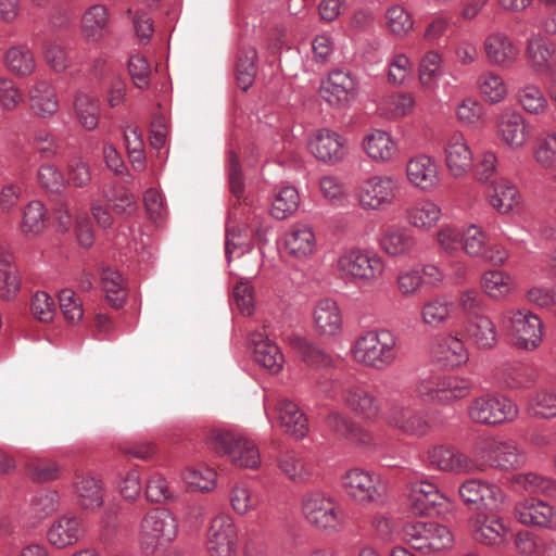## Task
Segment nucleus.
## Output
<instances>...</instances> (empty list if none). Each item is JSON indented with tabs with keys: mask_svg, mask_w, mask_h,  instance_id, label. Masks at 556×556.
<instances>
[{
	"mask_svg": "<svg viewBox=\"0 0 556 556\" xmlns=\"http://www.w3.org/2000/svg\"><path fill=\"white\" fill-rule=\"evenodd\" d=\"M353 359L365 367L383 369L397 358V337L387 328L362 332L351 348Z\"/></svg>",
	"mask_w": 556,
	"mask_h": 556,
	"instance_id": "1",
	"label": "nucleus"
},
{
	"mask_svg": "<svg viewBox=\"0 0 556 556\" xmlns=\"http://www.w3.org/2000/svg\"><path fill=\"white\" fill-rule=\"evenodd\" d=\"M333 267L343 279L371 285L384 274V261L374 250L352 247L343 250Z\"/></svg>",
	"mask_w": 556,
	"mask_h": 556,
	"instance_id": "2",
	"label": "nucleus"
},
{
	"mask_svg": "<svg viewBox=\"0 0 556 556\" xmlns=\"http://www.w3.org/2000/svg\"><path fill=\"white\" fill-rule=\"evenodd\" d=\"M302 513L306 521L326 533H336L345 525V511L332 495L314 490L302 497Z\"/></svg>",
	"mask_w": 556,
	"mask_h": 556,
	"instance_id": "3",
	"label": "nucleus"
},
{
	"mask_svg": "<svg viewBox=\"0 0 556 556\" xmlns=\"http://www.w3.org/2000/svg\"><path fill=\"white\" fill-rule=\"evenodd\" d=\"M472 454L476 463L483 470L491 467L503 471L521 468L527 457L525 452L511 440H502L497 437L480 438L475 442Z\"/></svg>",
	"mask_w": 556,
	"mask_h": 556,
	"instance_id": "4",
	"label": "nucleus"
},
{
	"mask_svg": "<svg viewBox=\"0 0 556 556\" xmlns=\"http://www.w3.org/2000/svg\"><path fill=\"white\" fill-rule=\"evenodd\" d=\"M178 533V521L174 514L164 507L147 511L138 527V545L144 556H152L162 543L172 542Z\"/></svg>",
	"mask_w": 556,
	"mask_h": 556,
	"instance_id": "5",
	"label": "nucleus"
},
{
	"mask_svg": "<svg viewBox=\"0 0 556 556\" xmlns=\"http://www.w3.org/2000/svg\"><path fill=\"white\" fill-rule=\"evenodd\" d=\"M207 443L215 453L227 456L237 467L255 469L261 465L257 445L243 435L215 429L211 431Z\"/></svg>",
	"mask_w": 556,
	"mask_h": 556,
	"instance_id": "6",
	"label": "nucleus"
},
{
	"mask_svg": "<svg viewBox=\"0 0 556 556\" xmlns=\"http://www.w3.org/2000/svg\"><path fill=\"white\" fill-rule=\"evenodd\" d=\"M501 325L513 336L518 349L535 350L543 339V323L528 309H507L500 317Z\"/></svg>",
	"mask_w": 556,
	"mask_h": 556,
	"instance_id": "7",
	"label": "nucleus"
},
{
	"mask_svg": "<svg viewBox=\"0 0 556 556\" xmlns=\"http://www.w3.org/2000/svg\"><path fill=\"white\" fill-rule=\"evenodd\" d=\"M518 414L517 405L504 395L483 394L471 400L467 406L468 418L486 426L511 422Z\"/></svg>",
	"mask_w": 556,
	"mask_h": 556,
	"instance_id": "8",
	"label": "nucleus"
},
{
	"mask_svg": "<svg viewBox=\"0 0 556 556\" xmlns=\"http://www.w3.org/2000/svg\"><path fill=\"white\" fill-rule=\"evenodd\" d=\"M404 540L409 546L429 555L450 547L453 535L447 527L434 521H413L403 528Z\"/></svg>",
	"mask_w": 556,
	"mask_h": 556,
	"instance_id": "9",
	"label": "nucleus"
},
{
	"mask_svg": "<svg viewBox=\"0 0 556 556\" xmlns=\"http://www.w3.org/2000/svg\"><path fill=\"white\" fill-rule=\"evenodd\" d=\"M382 418L390 427L416 438L426 437L435 427L434 418L428 417L426 412L396 400L388 404Z\"/></svg>",
	"mask_w": 556,
	"mask_h": 556,
	"instance_id": "10",
	"label": "nucleus"
},
{
	"mask_svg": "<svg viewBox=\"0 0 556 556\" xmlns=\"http://www.w3.org/2000/svg\"><path fill=\"white\" fill-rule=\"evenodd\" d=\"M464 504L471 510L500 511L505 503L506 494L496 484L482 479H468L458 488Z\"/></svg>",
	"mask_w": 556,
	"mask_h": 556,
	"instance_id": "11",
	"label": "nucleus"
},
{
	"mask_svg": "<svg viewBox=\"0 0 556 556\" xmlns=\"http://www.w3.org/2000/svg\"><path fill=\"white\" fill-rule=\"evenodd\" d=\"M339 399L344 407L364 420L375 421L382 416L380 400L365 383L355 381L342 383Z\"/></svg>",
	"mask_w": 556,
	"mask_h": 556,
	"instance_id": "12",
	"label": "nucleus"
},
{
	"mask_svg": "<svg viewBox=\"0 0 556 556\" xmlns=\"http://www.w3.org/2000/svg\"><path fill=\"white\" fill-rule=\"evenodd\" d=\"M399 192V182L393 176L376 175L362 182L358 202L365 210H383L393 204Z\"/></svg>",
	"mask_w": 556,
	"mask_h": 556,
	"instance_id": "13",
	"label": "nucleus"
},
{
	"mask_svg": "<svg viewBox=\"0 0 556 556\" xmlns=\"http://www.w3.org/2000/svg\"><path fill=\"white\" fill-rule=\"evenodd\" d=\"M340 484L344 493L359 505H368L381 497L379 477L359 468L344 472Z\"/></svg>",
	"mask_w": 556,
	"mask_h": 556,
	"instance_id": "14",
	"label": "nucleus"
},
{
	"mask_svg": "<svg viewBox=\"0 0 556 556\" xmlns=\"http://www.w3.org/2000/svg\"><path fill=\"white\" fill-rule=\"evenodd\" d=\"M319 94L331 106H345L356 98V80L349 72L332 71L321 80Z\"/></svg>",
	"mask_w": 556,
	"mask_h": 556,
	"instance_id": "15",
	"label": "nucleus"
},
{
	"mask_svg": "<svg viewBox=\"0 0 556 556\" xmlns=\"http://www.w3.org/2000/svg\"><path fill=\"white\" fill-rule=\"evenodd\" d=\"M238 542V530L229 515L216 516L208 529L207 549L211 556H233Z\"/></svg>",
	"mask_w": 556,
	"mask_h": 556,
	"instance_id": "16",
	"label": "nucleus"
},
{
	"mask_svg": "<svg viewBox=\"0 0 556 556\" xmlns=\"http://www.w3.org/2000/svg\"><path fill=\"white\" fill-rule=\"evenodd\" d=\"M445 500L438 486L430 481L420 480L410 484L409 509L414 515H438Z\"/></svg>",
	"mask_w": 556,
	"mask_h": 556,
	"instance_id": "17",
	"label": "nucleus"
},
{
	"mask_svg": "<svg viewBox=\"0 0 556 556\" xmlns=\"http://www.w3.org/2000/svg\"><path fill=\"white\" fill-rule=\"evenodd\" d=\"M430 353L435 364L450 370L459 368L469 361V352L464 341L452 334L440 337Z\"/></svg>",
	"mask_w": 556,
	"mask_h": 556,
	"instance_id": "18",
	"label": "nucleus"
},
{
	"mask_svg": "<svg viewBox=\"0 0 556 556\" xmlns=\"http://www.w3.org/2000/svg\"><path fill=\"white\" fill-rule=\"evenodd\" d=\"M428 460L432 468L446 472L473 473L481 469L468 455L444 445L429 450Z\"/></svg>",
	"mask_w": 556,
	"mask_h": 556,
	"instance_id": "19",
	"label": "nucleus"
},
{
	"mask_svg": "<svg viewBox=\"0 0 556 556\" xmlns=\"http://www.w3.org/2000/svg\"><path fill=\"white\" fill-rule=\"evenodd\" d=\"M472 538L476 542L493 547H503L508 543L509 527L496 515L478 516L471 522Z\"/></svg>",
	"mask_w": 556,
	"mask_h": 556,
	"instance_id": "20",
	"label": "nucleus"
},
{
	"mask_svg": "<svg viewBox=\"0 0 556 556\" xmlns=\"http://www.w3.org/2000/svg\"><path fill=\"white\" fill-rule=\"evenodd\" d=\"M75 503L83 510L94 511L104 503L102 480L91 473H76L72 483Z\"/></svg>",
	"mask_w": 556,
	"mask_h": 556,
	"instance_id": "21",
	"label": "nucleus"
},
{
	"mask_svg": "<svg viewBox=\"0 0 556 556\" xmlns=\"http://www.w3.org/2000/svg\"><path fill=\"white\" fill-rule=\"evenodd\" d=\"M325 425L328 431L339 440H345L351 444L364 446L371 443L370 433L342 412H329L325 419Z\"/></svg>",
	"mask_w": 556,
	"mask_h": 556,
	"instance_id": "22",
	"label": "nucleus"
},
{
	"mask_svg": "<svg viewBox=\"0 0 556 556\" xmlns=\"http://www.w3.org/2000/svg\"><path fill=\"white\" fill-rule=\"evenodd\" d=\"M308 149L317 160L329 164L341 161L346 154L345 140L327 128L317 130Z\"/></svg>",
	"mask_w": 556,
	"mask_h": 556,
	"instance_id": "23",
	"label": "nucleus"
},
{
	"mask_svg": "<svg viewBox=\"0 0 556 556\" xmlns=\"http://www.w3.org/2000/svg\"><path fill=\"white\" fill-rule=\"evenodd\" d=\"M483 50L489 64L502 68L510 67L519 56V49L504 33H492L484 39Z\"/></svg>",
	"mask_w": 556,
	"mask_h": 556,
	"instance_id": "24",
	"label": "nucleus"
},
{
	"mask_svg": "<svg viewBox=\"0 0 556 556\" xmlns=\"http://www.w3.org/2000/svg\"><path fill=\"white\" fill-rule=\"evenodd\" d=\"M406 175L414 187L424 191H431L440 185L439 164L425 154L407 162Z\"/></svg>",
	"mask_w": 556,
	"mask_h": 556,
	"instance_id": "25",
	"label": "nucleus"
},
{
	"mask_svg": "<svg viewBox=\"0 0 556 556\" xmlns=\"http://www.w3.org/2000/svg\"><path fill=\"white\" fill-rule=\"evenodd\" d=\"M84 533L85 526L80 517L62 515L51 523L47 538L56 548H64L77 543Z\"/></svg>",
	"mask_w": 556,
	"mask_h": 556,
	"instance_id": "26",
	"label": "nucleus"
},
{
	"mask_svg": "<svg viewBox=\"0 0 556 556\" xmlns=\"http://www.w3.org/2000/svg\"><path fill=\"white\" fill-rule=\"evenodd\" d=\"M445 163L455 178L465 176L472 165V152L460 132L452 134L445 143Z\"/></svg>",
	"mask_w": 556,
	"mask_h": 556,
	"instance_id": "27",
	"label": "nucleus"
},
{
	"mask_svg": "<svg viewBox=\"0 0 556 556\" xmlns=\"http://www.w3.org/2000/svg\"><path fill=\"white\" fill-rule=\"evenodd\" d=\"M514 515L520 523L529 527L547 529L554 522V508L535 498H526L518 502L514 508Z\"/></svg>",
	"mask_w": 556,
	"mask_h": 556,
	"instance_id": "28",
	"label": "nucleus"
},
{
	"mask_svg": "<svg viewBox=\"0 0 556 556\" xmlns=\"http://www.w3.org/2000/svg\"><path fill=\"white\" fill-rule=\"evenodd\" d=\"M501 139L511 149L525 147L528 137V124L523 115L517 111H505L497 123Z\"/></svg>",
	"mask_w": 556,
	"mask_h": 556,
	"instance_id": "29",
	"label": "nucleus"
},
{
	"mask_svg": "<svg viewBox=\"0 0 556 556\" xmlns=\"http://www.w3.org/2000/svg\"><path fill=\"white\" fill-rule=\"evenodd\" d=\"M29 110L40 118L52 117L59 110V100L52 85L43 79L36 83L27 92Z\"/></svg>",
	"mask_w": 556,
	"mask_h": 556,
	"instance_id": "30",
	"label": "nucleus"
},
{
	"mask_svg": "<svg viewBox=\"0 0 556 556\" xmlns=\"http://www.w3.org/2000/svg\"><path fill=\"white\" fill-rule=\"evenodd\" d=\"M475 388V382L469 377L458 375H444L437 377V390L434 392L437 404H451L469 396Z\"/></svg>",
	"mask_w": 556,
	"mask_h": 556,
	"instance_id": "31",
	"label": "nucleus"
},
{
	"mask_svg": "<svg viewBox=\"0 0 556 556\" xmlns=\"http://www.w3.org/2000/svg\"><path fill=\"white\" fill-rule=\"evenodd\" d=\"M277 418L280 428L295 439H303L308 432V421L298 404L280 399L276 405Z\"/></svg>",
	"mask_w": 556,
	"mask_h": 556,
	"instance_id": "32",
	"label": "nucleus"
},
{
	"mask_svg": "<svg viewBox=\"0 0 556 556\" xmlns=\"http://www.w3.org/2000/svg\"><path fill=\"white\" fill-rule=\"evenodd\" d=\"M250 342L255 362L271 374L280 372L285 357L279 346L261 332L251 333Z\"/></svg>",
	"mask_w": 556,
	"mask_h": 556,
	"instance_id": "33",
	"label": "nucleus"
},
{
	"mask_svg": "<svg viewBox=\"0 0 556 556\" xmlns=\"http://www.w3.org/2000/svg\"><path fill=\"white\" fill-rule=\"evenodd\" d=\"M526 58L532 71L544 73L556 65V48L541 35H532L527 40Z\"/></svg>",
	"mask_w": 556,
	"mask_h": 556,
	"instance_id": "34",
	"label": "nucleus"
},
{
	"mask_svg": "<svg viewBox=\"0 0 556 556\" xmlns=\"http://www.w3.org/2000/svg\"><path fill=\"white\" fill-rule=\"evenodd\" d=\"M110 13L105 5L93 4L81 18V34L88 42H99L109 34Z\"/></svg>",
	"mask_w": 556,
	"mask_h": 556,
	"instance_id": "35",
	"label": "nucleus"
},
{
	"mask_svg": "<svg viewBox=\"0 0 556 556\" xmlns=\"http://www.w3.org/2000/svg\"><path fill=\"white\" fill-rule=\"evenodd\" d=\"M363 148L366 154L376 162H390L399 152L397 143L390 134L375 129L363 139Z\"/></svg>",
	"mask_w": 556,
	"mask_h": 556,
	"instance_id": "36",
	"label": "nucleus"
},
{
	"mask_svg": "<svg viewBox=\"0 0 556 556\" xmlns=\"http://www.w3.org/2000/svg\"><path fill=\"white\" fill-rule=\"evenodd\" d=\"M464 330L472 344L479 350H492L497 344V332L494 323L488 316L466 319Z\"/></svg>",
	"mask_w": 556,
	"mask_h": 556,
	"instance_id": "37",
	"label": "nucleus"
},
{
	"mask_svg": "<svg viewBox=\"0 0 556 556\" xmlns=\"http://www.w3.org/2000/svg\"><path fill=\"white\" fill-rule=\"evenodd\" d=\"M49 222L48 208L40 200L29 201L22 210L20 228L26 238H37L47 228Z\"/></svg>",
	"mask_w": 556,
	"mask_h": 556,
	"instance_id": "38",
	"label": "nucleus"
},
{
	"mask_svg": "<svg viewBox=\"0 0 556 556\" xmlns=\"http://www.w3.org/2000/svg\"><path fill=\"white\" fill-rule=\"evenodd\" d=\"M416 245V239L405 227H388L379 239V247L391 256L410 253Z\"/></svg>",
	"mask_w": 556,
	"mask_h": 556,
	"instance_id": "39",
	"label": "nucleus"
},
{
	"mask_svg": "<svg viewBox=\"0 0 556 556\" xmlns=\"http://www.w3.org/2000/svg\"><path fill=\"white\" fill-rule=\"evenodd\" d=\"M285 245L290 255L304 258L315 251V233L307 225H294L286 235Z\"/></svg>",
	"mask_w": 556,
	"mask_h": 556,
	"instance_id": "40",
	"label": "nucleus"
},
{
	"mask_svg": "<svg viewBox=\"0 0 556 556\" xmlns=\"http://www.w3.org/2000/svg\"><path fill=\"white\" fill-rule=\"evenodd\" d=\"M316 330L323 336H334L342 327V317L337 303L330 299L320 300L314 309Z\"/></svg>",
	"mask_w": 556,
	"mask_h": 556,
	"instance_id": "41",
	"label": "nucleus"
},
{
	"mask_svg": "<svg viewBox=\"0 0 556 556\" xmlns=\"http://www.w3.org/2000/svg\"><path fill=\"white\" fill-rule=\"evenodd\" d=\"M4 64L10 73L17 77L30 76L36 70V59L26 45L10 47L4 53Z\"/></svg>",
	"mask_w": 556,
	"mask_h": 556,
	"instance_id": "42",
	"label": "nucleus"
},
{
	"mask_svg": "<svg viewBox=\"0 0 556 556\" xmlns=\"http://www.w3.org/2000/svg\"><path fill=\"white\" fill-rule=\"evenodd\" d=\"M441 208L428 200L418 201L405 210L406 222L418 229L428 230L434 227L441 218Z\"/></svg>",
	"mask_w": 556,
	"mask_h": 556,
	"instance_id": "43",
	"label": "nucleus"
},
{
	"mask_svg": "<svg viewBox=\"0 0 556 556\" xmlns=\"http://www.w3.org/2000/svg\"><path fill=\"white\" fill-rule=\"evenodd\" d=\"M453 312V302L446 295H437L426 301L420 308L422 323L432 329L446 324Z\"/></svg>",
	"mask_w": 556,
	"mask_h": 556,
	"instance_id": "44",
	"label": "nucleus"
},
{
	"mask_svg": "<svg viewBox=\"0 0 556 556\" xmlns=\"http://www.w3.org/2000/svg\"><path fill=\"white\" fill-rule=\"evenodd\" d=\"M256 49L252 46H241L237 54L236 79L239 88L243 91L253 85L256 70Z\"/></svg>",
	"mask_w": 556,
	"mask_h": 556,
	"instance_id": "45",
	"label": "nucleus"
},
{
	"mask_svg": "<svg viewBox=\"0 0 556 556\" xmlns=\"http://www.w3.org/2000/svg\"><path fill=\"white\" fill-rule=\"evenodd\" d=\"M511 483L519 491L556 496V481L536 472L517 473L511 477Z\"/></svg>",
	"mask_w": 556,
	"mask_h": 556,
	"instance_id": "46",
	"label": "nucleus"
},
{
	"mask_svg": "<svg viewBox=\"0 0 556 556\" xmlns=\"http://www.w3.org/2000/svg\"><path fill=\"white\" fill-rule=\"evenodd\" d=\"M532 155L536 164L544 169L556 168V132L543 130L532 142Z\"/></svg>",
	"mask_w": 556,
	"mask_h": 556,
	"instance_id": "47",
	"label": "nucleus"
},
{
	"mask_svg": "<svg viewBox=\"0 0 556 556\" xmlns=\"http://www.w3.org/2000/svg\"><path fill=\"white\" fill-rule=\"evenodd\" d=\"M520 200L517 187L505 179L495 184L493 193L490 195V204L503 215L509 214L517 208Z\"/></svg>",
	"mask_w": 556,
	"mask_h": 556,
	"instance_id": "48",
	"label": "nucleus"
},
{
	"mask_svg": "<svg viewBox=\"0 0 556 556\" xmlns=\"http://www.w3.org/2000/svg\"><path fill=\"white\" fill-rule=\"evenodd\" d=\"M74 111L80 126L87 130H94L99 125L100 106L93 97L78 92L74 100Z\"/></svg>",
	"mask_w": 556,
	"mask_h": 556,
	"instance_id": "49",
	"label": "nucleus"
},
{
	"mask_svg": "<svg viewBox=\"0 0 556 556\" xmlns=\"http://www.w3.org/2000/svg\"><path fill=\"white\" fill-rule=\"evenodd\" d=\"M103 197L116 215L128 218L138 212V204L134 194L125 187L104 189Z\"/></svg>",
	"mask_w": 556,
	"mask_h": 556,
	"instance_id": "50",
	"label": "nucleus"
},
{
	"mask_svg": "<svg viewBox=\"0 0 556 556\" xmlns=\"http://www.w3.org/2000/svg\"><path fill=\"white\" fill-rule=\"evenodd\" d=\"M299 204L300 195L298 190L292 186H285L275 192L270 213L274 218L283 220L296 212Z\"/></svg>",
	"mask_w": 556,
	"mask_h": 556,
	"instance_id": "51",
	"label": "nucleus"
},
{
	"mask_svg": "<svg viewBox=\"0 0 556 556\" xmlns=\"http://www.w3.org/2000/svg\"><path fill=\"white\" fill-rule=\"evenodd\" d=\"M481 287L488 296L500 300L511 292L514 280L510 275L494 269L483 274Z\"/></svg>",
	"mask_w": 556,
	"mask_h": 556,
	"instance_id": "52",
	"label": "nucleus"
},
{
	"mask_svg": "<svg viewBox=\"0 0 556 556\" xmlns=\"http://www.w3.org/2000/svg\"><path fill=\"white\" fill-rule=\"evenodd\" d=\"M517 100L529 114L544 115L547 112L548 101L541 88L534 84L521 87L517 92Z\"/></svg>",
	"mask_w": 556,
	"mask_h": 556,
	"instance_id": "53",
	"label": "nucleus"
},
{
	"mask_svg": "<svg viewBox=\"0 0 556 556\" xmlns=\"http://www.w3.org/2000/svg\"><path fill=\"white\" fill-rule=\"evenodd\" d=\"M290 342L298 351L303 362H305L307 365L317 368H326L331 366V356L320 348L316 346L314 343L307 341L305 338L294 337Z\"/></svg>",
	"mask_w": 556,
	"mask_h": 556,
	"instance_id": "54",
	"label": "nucleus"
},
{
	"mask_svg": "<svg viewBox=\"0 0 556 556\" xmlns=\"http://www.w3.org/2000/svg\"><path fill=\"white\" fill-rule=\"evenodd\" d=\"M21 291L18 270L11 264L10 257L0 258V299L12 301Z\"/></svg>",
	"mask_w": 556,
	"mask_h": 556,
	"instance_id": "55",
	"label": "nucleus"
},
{
	"mask_svg": "<svg viewBox=\"0 0 556 556\" xmlns=\"http://www.w3.org/2000/svg\"><path fill=\"white\" fill-rule=\"evenodd\" d=\"M60 496L56 491H40L35 494L29 504L28 514L40 521L59 509Z\"/></svg>",
	"mask_w": 556,
	"mask_h": 556,
	"instance_id": "56",
	"label": "nucleus"
},
{
	"mask_svg": "<svg viewBox=\"0 0 556 556\" xmlns=\"http://www.w3.org/2000/svg\"><path fill=\"white\" fill-rule=\"evenodd\" d=\"M101 280L110 304L114 308H121L126 300L122 275L113 268H104L102 270Z\"/></svg>",
	"mask_w": 556,
	"mask_h": 556,
	"instance_id": "57",
	"label": "nucleus"
},
{
	"mask_svg": "<svg viewBox=\"0 0 556 556\" xmlns=\"http://www.w3.org/2000/svg\"><path fill=\"white\" fill-rule=\"evenodd\" d=\"M478 88L490 103H498L507 96V87L502 76L490 71L479 76Z\"/></svg>",
	"mask_w": 556,
	"mask_h": 556,
	"instance_id": "58",
	"label": "nucleus"
},
{
	"mask_svg": "<svg viewBox=\"0 0 556 556\" xmlns=\"http://www.w3.org/2000/svg\"><path fill=\"white\" fill-rule=\"evenodd\" d=\"M442 56L438 51H428L419 63V81L425 88H433L441 76Z\"/></svg>",
	"mask_w": 556,
	"mask_h": 556,
	"instance_id": "59",
	"label": "nucleus"
},
{
	"mask_svg": "<svg viewBox=\"0 0 556 556\" xmlns=\"http://www.w3.org/2000/svg\"><path fill=\"white\" fill-rule=\"evenodd\" d=\"M26 473L38 483H46L56 480L60 477L61 469L59 465L51 460L31 458L27 460Z\"/></svg>",
	"mask_w": 556,
	"mask_h": 556,
	"instance_id": "60",
	"label": "nucleus"
},
{
	"mask_svg": "<svg viewBox=\"0 0 556 556\" xmlns=\"http://www.w3.org/2000/svg\"><path fill=\"white\" fill-rule=\"evenodd\" d=\"M279 467L291 480L296 482L309 481L313 477L311 468L296 454L288 452L280 457Z\"/></svg>",
	"mask_w": 556,
	"mask_h": 556,
	"instance_id": "61",
	"label": "nucleus"
},
{
	"mask_svg": "<svg viewBox=\"0 0 556 556\" xmlns=\"http://www.w3.org/2000/svg\"><path fill=\"white\" fill-rule=\"evenodd\" d=\"M529 413L534 417L553 418L556 416V391L536 392L528 404Z\"/></svg>",
	"mask_w": 556,
	"mask_h": 556,
	"instance_id": "62",
	"label": "nucleus"
},
{
	"mask_svg": "<svg viewBox=\"0 0 556 556\" xmlns=\"http://www.w3.org/2000/svg\"><path fill=\"white\" fill-rule=\"evenodd\" d=\"M229 501L232 509L238 515H247L257 506V500L252 490L244 483L233 485L229 492Z\"/></svg>",
	"mask_w": 556,
	"mask_h": 556,
	"instance_id": "63",
	"label": "nucleus"
},
{
	"mask_svg": "<svg viewBox=\"0 0 556 556\" xmlns=\"http://www.w3.org/2000/svg\"><path fill=\"white\" fill-rule=\"evenodd\" d=\"M387 25L396 36L408 34L414 26L410 14L401 5H393L386 12Z\"/></svg>",
	"mask_w": 556,
	"mask_h": 556,
	"instance_id": "64",
	"label": "nucleus"
}]
</instances>
